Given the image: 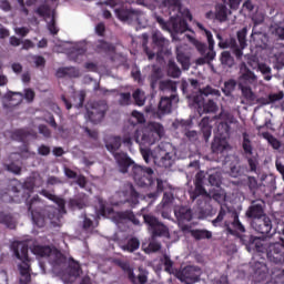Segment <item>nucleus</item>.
<instances>
[{"instance_id": "1", "label": "nucleus", "mask_w": 284, "mask_h": 284, "mask_svg": "<svg viewBox=\"0 0 284 284\" xmlns=\"http://www.w3.org/2000/svg\"><path fill=\"white\" fill-rule=\"evenodd\" d=\"M122 143L130 150L132 148V136L126 135L122 140L121 136L111 135L105 140V148L108 152L112 153L120 172L122 174H131L139 187H150L154 190L155 185L156 190L144 196V201H148L149 205H152L162 192L170 187V183H168V180H162L161 178L153 180L154 170H152V168L139 165L134 163V160L128 156V153L119 152V148H121Z\"/></svg>"}, {"instance_id": "2", "label": "nucleus", "mask_w": 284, "mask_h": 284, "mask_svg": "<svg viewBox=\"0 0 284 284\" xmlns=\"http://www.w3.org/2000/svg\"><path fill=\"white\" fill-rule=\"evenodd\" d=\"M44 185L47 189H42L40 191L41 196H44V199L55 203L58 207L45 206L43 201H41V197H39V195H34L28 202V212L31 214L32 223L37 227H45V223H48V221L53 225V227H61V223H63V215L67 212L65 200L57 196L54 194V189L52 187H55V185H63V181L54 175H48Z\"/></svg>"}, {"instance_id": "3", "label": "nucleus", "mask_w": 284, "mask_h": 284, "mask_svg": "<svg viewBox=\"0 0 284 284\" xmlns=\"http://www.w3.org/2000/svg\"><path fill=\"white\" fill-rule=\"evenodd\" d=\"M163 125L158 122H150L144 130H136L133 135V140L140 145V152L145 163L154 161L158 168L170 169L173 163L172 160V144L169 142H161L153 151L150 148L143 145H154L156 141L163 136Z\"/></svg>"}, {"instance_id": "4", "label": "nucleus", "mask_w": 284, "mask_h": 284, "mask_svg": "<svg viewBox=\"0 0 284 284\" xmlns=\"http://www.w3.org/2000/svg\"><path fill=\"white\" fill-rule=\"evenodd\" d=\"M31 252L36 256L45 258L51 266L52 274L59 276L64 284L74 283L83 272L79 262L71 257L68 265V258L59 250L49 245H33Z\"/></svg>"}, {"instance_id": "5", "label": "nucleus", "mask_w": 284, "mask_h": 284, "mask_svg": "<svg viewBox=\"0 0 284 284\" xmlns=\"http://www.w3.org/2000/svg\"><path fill=\"white\" fill-rule=\"evenodd\" d=\"M162 6L169 10V22L156 13L153 14L162 30L174 32L175 34H183V32H187V30H190L187 21H192V13L189 9H181V0H163ZM185 19H187V21Z\"/></svg>"}, {"instance_id": "6", "label": "nucleus", "mask_w": 284, "mask_h": 284, "mask_svg": "<svg viewBox=\"0 0 284 284\" xmlns=\"http://www.w3.org/2000/svg\"><path fill=\"white\" fill-rule=\"evenodd\" d=\"M145 207L141 209V213L143 215L144 223L148 225V230L151 234V241L149 245L144 248L145 254H152L154 252H159L161 250V243L156 242L159 236H164V239L170 237V229L165 226L156 216L153 214H145Z\"/></svg>"}, {"instance_id": "7", "label": "nucleus", "mask_w": 284, "mask_h": 284, "mask_svg": "<svg viewBox=\"0 0 284 284\" xmlns=\"http://www.w3.org/2000/svg\"><path fill=\"white\" fill-rule=\"evenodd\" d=\"M99 209L97 216H111L113 223L121 232H125V227L132 223L133 225H141V221L138 220L136 215L132 210L120 211L114 213V209L108 207L105 201L98 197Z\"/></svg>"}, {"instance_id": "8", "label": "nucleus", "mask_w": 284, "mask_h": 284, "mask_svg": "<svg viewBox=\"0 0 284 284\" xmlns=\"http://www.w3.org/2000/svg\"><path fill=\"white\" fill-rule=\"evenodd\" d=\"M100 6L115 8V16L123 23H138L140 28H145L148 26L145 12L139 9L125 8L123 6V0H105L104 2H100ZM116 6H119V8H116Z\"/></svg>"}, {"instance_id": "9", "label": "nucleus", "mask_w": 284, "mask_h": 284, "mask_svg": "<svg viewBox=\"0 0 284 284\" xmlns=\"http://www.w3.org/2000/svg\"><path fill=\"white\" fill-rule=\"evenodd\" d=\"M148 39H150V36L148 33H142V48L149 61H152L154 57L159 60L170 54V40L164 38L161 31L155 30L152 32V49L148 48Z\"/></svg>"}, {"instance_id": "10", "label": "nucleus", "mask_w": 284, "mask_h": 284, "mask_svg": "<svg viewBox=\"0 0 284 284\" xmlns=\"http://www.w3.org/2000/svg\"><path fill=\"white\" fill-rule=\"evenodd\" d=\"M197 28L200 30H203L205 32L206 39L209 41V47L207 44L200 42L199 40L194 39L192 36L186 34V39L191 43H193L196 48V50L200 52L202 55L196 60L197 65H205V63H209L211 65L212 72H214V64H212V61H214V39L212 36V32L206 30L205 27H203L200 22L196 23Z\"/></svg>"}, {"instance_id": "11", "label": "nucleus", "mask_w": 284, "mask_h": 284, "mask_svg": "<svg viewBox=\"0 0 284 284\" xmlns=\"http://www.w3.org/2000/svg\"><path fill=\"white\" fill-rule=\"evenodd\" d=\"M194 184L195 189L189 191L191 201H197V207L201 211L210 210L214 193H212V190L207 192V189H205V173L203 171L196 173Z\"/></svg>"}, {"instance_id": "12", "label": "nucleus", "mask_w": 284, "mask_h": 284, "mask_svg": "<svg viewBox=\"0 0 284 284\" xmlns=\"http://www.w3.org/2000/svg\"><path fill=\"white\" fill-rule=\"evenodd\" d=\"M11 250L20 261L18 264V270L20 272V284H28L32 281V275L30 274V257L28 256V242H13L11 244Z\"/></svg>"}, {"instance_id": "13", "label": "nucleus", "mask_w": 284, "mask_h": 284, "mask_svg": "<svg viewBox=\"0 0 284 284\" xmlns=\"http://www.w3.org/2000/svg\"><path fill=\"white\" fill-rule=\"evenodd\" d=\"M223 121H217V136H215L216 141L220 140L219 144L215 146L214 154H223L225 156V152L231 150L230 144L227 143V139H230V123H234V116L230 113L222 112L220 114Z\"/></svg>"}, {"instance_id": "14", "label": "nucleus", "mask_w": 284, "mask_h": 284, "mask_svg": "<svg viewBox=\"0 0 284 284\" xmlns=\"http://www.w3.org/2000/svg\"><path fill=\"white\" fill-rule=\"evenodd\" d=\"M221 221H224L229 234L236 235L245 232V226L239 220V213L236 211H229L222 207L214 223H221Z\"/></svg>"}, {"instance_id": "15", "label": "nucleus", "mask_w": 284, "mask_h": 284, "mask_svg": "<svg viewBox=\"0 0 284 284\" xmlns=\"http://www.w3.org/2000/svg\"><path fill=\"white\" fill-rule=\"evenodd\" d=\"M34 187H43V178L39 172H32L23 183L13 180L12 190L13 192H23V197L27 199V207L28 203H30L28 199H30V193Z\"/></svg>"}, {"instance_id": "16", "label": "nucleus", "mask_w": 284, "mask_h": 284, "mask_svg": "<svg viewBox=\"0 0 284 284\" xmlns=\"http://www.w3.org/2000/svg\"><path fill=\"white\" fill-rule=\"evenodd\" d=\"M214 89L212 87L206 85L205 88L199 89V92L194 93L193 99V105L194 108H197V111L205 112L206 114H210V112H214V99L207 97H213ZM205 99H207V102H205Z\"/></svg>"}, {"instance_id": "17", "label": "nucleus", "mask_w": 284, "mask_h": 284, "mask_svg": "<svg viewBox=\"0 0 284 284\" xmlns=\"http://www.w3.org/2000/svg\"><path fill=\"white\" fill-rule=\"evenodd\" d=\"M34 97L36 94L32 89H24V93L9 91L3 97V108H6V110L17 108V105H21L23 99H26L27 103H32Z\"/></svg>"}, {"instance_id": "18", "label": "nucleus", "mask_w": 284, "mask_h": 284, "mask_svg": "<svg viewBox=\"0 0 284 284\" xmlns=\"http://www.w3.org/2000/svg\"><path fill=\"white\" fill-rule=\"evenodd\" d=\"M237 41L234 39L230 40V43L227 42H220V48H232L234 50V54L237 59H241L243 57V50L247 48V28H243L242 30L237 31ZM240 45V47H239Z\"/></svg>"}, {"instance_id": "19", "label": "nucleus", "mask_w": 284, "mask_h": 284, "mask_svg": "<svg viewBox=\"0 0 284 284\" xmlns=\"http://www.w3.org/2000/svg\"><path fill=\"white\" fill-rule=\"evenodd\" d=\"M119 267L128 276L129 281L133 284H146L148 283V270L139 268L138 276L134 274V266H131L129 262L118 261Z\"/></svg>"}, {"instance_id": "20", "label": "nucleus", "mask_w": 284, "mask_h": 284, "mask_svg": "<svg viewBox=\"0 0 284 284\" xmlns=\"http://www.w3.org/2000/svg\"><path fill=\"white\" fill-rule=\"evenodd\" d=\"M95 52H104L110 54V61L113 63L114 68H119L123 63V55L116 53L114 44L105 42L103 40H98L94 42Z\"/></svg>"}, {"instance_id": "21", "label": "nucleus", "mask_w": 284, "mask_h": 284, "mask_svg": "<svg viewBox=\"0 0 284 284\" xmlns=\"http://www.w3.org/2000/svg\"><path fill=\"white\" fill-rule=\"evenodd\" d=\"M105 112H108V103L105 101L93 102L91 110H88L85 113V119L94 124L101 123L105 118Z\"/></svg>"}, {"instance_id": "22", "label": "nucleus", "mask_w": 284, "mask_h": 284, "mask_svg": "<svg viewBox=\"0 0 284 284\" xmlns=\"http://www.w3.org/2000/svg\"><path fill=\"white\" fill-rule=\"evenodd\" d=\"M36 12L47 22V28L50 34H58L59 28L57 27V22L54 21V17L57 14L54 9L50 8L48 4H42L36 10Z\"/></svg>"}, {"instance_id": "23", "label": "nucleus", "mask_w": 284, "mask_h": 284, "mask_svg": "<svg viewBox=\"0 0 284 284\" xmlns=\"http://www.w3.org/2000/svg\"><path fill=\"white\" fill-rule=\"evenodd\" d=\"M201 267L199 266H186L178 272H175L176 278L181 281V283L185 284H194L199 283L201 278Z\"/></svg>"}, {"instance_id": "24", "label": "nucleus", "mask_w": 284, "mask_h": 284, "mask_svg": "<svg viewBox=\"0 0 284 284\" xmlns=\"http://www.w3.org/2000/svg\"><path fill=\"white\" fill-rule=\"evenodd\" d=\"M12 185H14V180H12L7 189H2L0 191V200L2 203H28V200L23 196V192H14L12 190Z\"/></svg>"}, {"instance_id": "25", "label": "nucleus", "mask_w": 284, "mask_h": 284, "mask_svg": "<svg viewBox=\"0 0 284 284\" xmlns=\"http://www.w3.org/2000/svg\"><path fill=\"white\" fill-rule=\"evenodd\" d=\"M251 227L257 234H263L264 236H274L276 232H272V220L267 217V215H264L263 217L252 220Z\"/></svg>"}, {"instance_id": "26", "label": "nucleus", "mask_w": 284, "mask_h": 284, "mask_svg": "<svg viewBox=\"0 0 284 284\" xmlns=\"http://www.w3.org/2000/svg\"><path fill=\"white\" fill-rule=\"evenodd\" d=\"M89 45L85 41L75 42L67 52L68 59L74 61V63H81L85 59Z\"/></svg>"}, {"instance_id": "27", "label": "nucleus", "mask_w": 284, "mask_h": 284, "mask_svg": "<svg viewBox=\"0 0 284 284\" xmlns=\"http://www.w3.org/2000/svg\"><path fill=\"white\" fill-rule=\"evenodd\" d=\"M258 82V77L247 68L245 62L240 65V77L237 80L239 87L256 85Z\"/></svg>"}, {"instance_id": "28", "label": "nucleus", "mask_w": 284, "mask_h": 284, "mask_svg": "<svg viewBox=\"0 0 284 284\" xmlns=\"http://www.w3.org/2000/svg\"><path fill=\"white\" fill-rule=\"evenodd\" d=\"M263 205H265V202L261 200L252 202L245 213L247 219H253V221H256V219H263L264 216H266Z\"/></svg>"}, {"instance_id": "29", "label": "nucleus", "mask_w": 284, "mask_h": 284, "mask_svg": "<svg viewBox=\"0 0 284 284\" xmlns=\"http://www.w3.org/2000/svg\"><path fill=\"white\" fill-rule=\"evenodd\" d=\"M57 79H79L81 70L77 67H60L55 71Z\"/></svg>"}, {"instance_id": "30", "label": "nucleus", "mask_w": 284, "mask_h": 284, "mask_svg": "<svg viewBox=\"0 0 284 284\" xmlns=\"http://www.w3.org/2000/svg\"><path fill=\"white\" fill-rule=\"evenodd\" d=\"M174 99H172V95L169 97H162L159 103V109L156 112L158 119H162L164 114H170L172 112V105H174Z\"/></svg>"}, {"instance_id": "31", "label": "nucleus", "mask_w": 284, "mask_h": 284, "mask_svg": "<svg viewBox=\"0 0 284 284\" xmlns=\"http://www.w3.org/2000/svg\"><path fill=\"white\" fill-rule=\"evenodd\" d=\"M11 139L18 141L19 143H24L30 141V139H37V132L28 131L26 129H18L11 133Z\"/></svg>"}, {"instance_id": "32", "label": "nucleus", "mask_w": 284, "mask_h": 284, "mask_svg": "<svg viewBox=\"0 0 284 284\" xmlns=\"http://www.w3.org/2000/svg\"><path fill=\"white\" fill-rule=\"evenodd\" d=\"M122 194L125 197L124 203H129L131 207H136L139 205L141 195L134 190V185L129 184L126 191L122 192Z\"/></svg>"}, {"instance_id": "33", "label": "nucleus", "mask_w": 284, "mask_h": 284, "mask_svg": "<svg viewBox=\"0 0 284 284\" xmlns=\"http://www.w3.org/2000/svg\"><path fill=\"white\" fill-rule=\"evenodd\" d=\"M161 92H169L170 97L175 103H179V95L176 94V82L172 80H162L159 83Z\"/></svg>"}, {"instance_id": "34", "label": "nucleus", "mask_w": 284, "mask_h": 284, "mask_svg": "<svg viewBox=\"0 0 284 284\" xmlns=\"http://www.w3.org/2000/svg\"><path fill=\"white\" fill-rule=\"evenodd\" d=\"M175 219H178V223H190L192 221V209L186 206H176L174 209Z\"/></svg>"}, {"instance_id": "35", "label": "nucleus", "mask_w": 284, "mask_h": 284, "mask_svg": "<svg viewBox=\"0 0 284 284\" xmlns=\"http://www.w3.org/2000/svg\"><path fill=\"white\" fill-rule=\"evenodd\" d=\"M87 203H88V195L81 193L75 197L69 200V207H71V210H83Z\"/></svg>"}, {"instance_id": "36", "label": "nucleus", "mask_w": 284, "mask_h": 284, "mask_svg": "<svg viewBox=\"0 0 284 284\" xmlns=\"http://www.w3.org/2000/svg\"><path fill=\"white\" fill-rule=\"evenodd\" d=\"M141 247V242H139V239L131 237L126 241V243H120V248L122 252H129L132 254V252H136Z\"/></svg>"}, {"instance_id": "37", "label": "nucleus", "mask_w": 284, "mask_h": 284, "mask_svg": "<svg viewBox=\"0 0 284 284\" xmlns=\"http://www.w3.org/2000/svg\"><path fill=\"white\" fill-rule=\"evenodd\" d=\"M251 267L255 276H260L262 281L267 276V265L264 262L253 261L251 262Z\"/></svg>"}, {"instance_id": "38", "label": "nucleus", "mask_w": 284, "mask_h": 284, "mask_svg": "<svg viewBox=\"0 0 284 284\" xmlns=\"http://www.w3.org/2000/svg\"><path fill=\"white\" fill-rule=\"evenodd\" d=\"M210 123H212V119L210 116H204L200 122V128L206 142L210 141V138L212 136V124Z\"/></svg>"}, {"instance_id": "39", "label": "nucleus", "mask_w": 284, "mask_h": 284, "mask_svg": "<svg viewBox=\"0 0 284 284\" xmlns=\"http://www.w3.org/2000/svg\"><path fill=\"white\" fill-rule=\"evenodd\" d=\"M0 223L6 225V227H9V230H14V227H17V220L10 213L0 212Z\"/></svg>"}, {"instance_id": "40", "label": "nucleus", "mask_w": 284, "mask_h": 284, "mask_svg": "<svg viewBox=\"0 0 284 284\" xmlns=\"http://www.w3.org/2000/svg\"><path fill=\"white\" fill-rule=\"evenodd\" d=\"M162 77H163V72L161 71V68L153 65L151 77H150V83H151L152 90H154L156 88V85H158L159 81H161Z\"/></svg>"}, {"instance_id": "41", "label": "nucleus", "mask_w": 284, "mask_h": 284, "mask_svg": "<svg viewBox=\"0 0 284 284\" xmlns=\"http://www.w3.org/2000/svg\"><path fill=\"white\" fill-rule=\"evenodd\" d=\"M252 39L255 42L256 48H266L267 47V34L263 32L252 33Z\"/></svg>"}, {"instance_id": "42", "label": "nucleus", "mask_w": 284, "mask_h": 284, "mask_svg": "<svg viewBox=\"0 0 284 284\" xmlns=\"http://www.w3.org/2000/svg\"><path fill=\"white\" fill-rule=\"evenodd\" d=\"M176 59L184 70H190V57L181 51V48H176Z\"/></svg>"}, {"instance_id": "43", "label": "nucleus", "mask_w": 284, "mask_h": 284, "mask_svg": "<svg viewBox=\"0 0 284 284\" xmlns=\"http://www.w3.org/2000/svg\"><path fill=\"white\" fill-rule=\"evenodd\" d=\"M229 13H230V9H227V6L225 4L216 6L215 19H217L219 21H227Z\"/></svg>"}, {"instance_id": "44", "label": "nucleus", "mask_w": 284, "mask_h": 284, "mask_svg": "<svg viewBox=\"0 0 284 284\" xmlns=\"http://www.w3.org/2000/svg\"><path fill=\"white\" fill-rule=\"evenodd\" d=\"M168 74L173 79H179L181 77V68L174 62V60H170L168 64Z\"/></svg>"}, {"instance_id": "45", "label": "nucleus", "mask_w": 284, "mask_h": 284, "mask_svg": "<svg viewBox=\"0 0 284 284\" xmlns=\"http://www.w3.org/2000/svg\"><path fill=\"white\" fill-rule=\"evenodd\" d=\"M191 236H193L195 241H203V239H212V232L207 230H192Z\"/></svg>"}, {"instance_id": "46", "label": "nucleus", "mask_w": 284, "mask_h": 284, "mask_svg": "<svg viewBox=\"0 0 284 284\" xmlns=\"http://www.w3.org/2000/svg\"><path fill=\"white\" fill-rule=\"evenodd\" d=\"M255 68H257V70L264 74L265 81H272V68H270L265 63H256V62H255Z\"/></svg>"}, {"instance_id": "47", "label": "nucleus", "mask_w": 284, "mask_h": 284, "mask_svg": "<svg viewBox=\"0 0 284 284\" xmlns=\"http://www.w3.org/2000/svg\"><path fill=\"white\" fill-rule=\"evenodd\" d=\"M242 148H243L244 154H246V156H252L253 148H252V142L250 141L247 133H243Z\"/></svg>"}, {"instance_id": "48", "label": "nucleus", "mask_w": 284, "mask_h": 284, "mask_svg": "<svg viewBox=\"0 0 284 284\" xmlns=\"http://www.w3.org/2000/svg\"><path fill=\"white\" fill-rule=\"evenodd\" d=\"M262 136L267 141V143H270V145H272L274 150H278V148H281V142L270 132H263Z\"/></svg>"}, {"instance_id": "49", "label": "nucleus", "mask_w": 284, "mask_h": 284, "mask_svg": "<svg viewBox=\"0 0 284 284\" xmlns=\"http://www.w3.org/2000/svg\"><path fill=\"white\" fill-rule=\"evenodd\" d=\"M242 95L244 97V99H246V101H256V93H254V91H252V88L248 87H239Z\"/></svg>"}, {"instance_id": "50", "label": "nucleus", "mask_w": 284, "mask_h": 284, "mask_svg": "<svg viewBox=\"0 0 284 284\" xmlns=\"http://www.w3.org/2000/svg\"><path fill=\"white\" fill-rule=\"evenodd\" d=\"M161 261L165 272H168V274H174V262H172V258H170L168 254H164Z\"/></svg>"}, {"instance_id": "51", "label": "nucleus", "mask_w": 284, "mask_h": 284, "mask_svg": "<svg viewBox=\"0 0 284 284\" xmlns=\"http://www.w3.org/2000/svg\"><path fill=\"white\" fill-rule=\"evenodd\" d=\"M133 99L139 106L145 105V92L143 90L136 89L133 92Z\"/></svg>"}, {"instance_id": "52", "label": "nucleus", "mask_w": 284, "mask_h": 284, "mask_svg": "<svg viewBox=\"0 0 284 284\" xmlns=\"http://www.w3.org/2000/svg\"><path fill=\"white\" fill-rule=\"evenodd\" d=\"M138 6H143L149 10H156V0H133Z\"/></svg>"}, {"instance_id": "53", "label": "nucleus", "mask_w": 284, "mask_h": 284, "mask_svg": "<svg viewBox=\"0 0 284 284\" xmlns=\"http://www.w3.org/2000/svg\"><path fill=\"white\" fill-rule=\"evenodd\" d=\"M235 88H236V81L229 80L224 83V88L222 90L226 97H230V94H232V92H234Z\"/></svg>"}, {"instance_id": "54", "label": "nucleus", "mask_w": 284, "mask_h": 284, "mask_svg": "<svg viewBox=\"0 0 284 284\" xmlns=\"http://www.w3.org/2000/svg\"><path fill=\"white\" fill-rule=\"evenodd\" d=\"M221 63L223 65H229V68H232V65H234V59L232 58L230 52H227V51L222 52Z\"/></svg>"}, {"instance_id": "55", "label": "nucleus", "mask_w": 284, "mask_h": 284, "mask_svg": "<svg viewBox=\"0 0 284 284\" xmlns=\"http://www.w3.org/2000/svg\"><path fill=\"white\" fill-rule=\"evenodd\" d=\"M173 202H174V193L164 192L163 199L161 202L162 207H168V205H172Z\"/></svg>"}, {"instance_id": "56", "label": "nucleus", "mask_w": 284, "mask_h": 284, "mask_svg": "<svg viewBox=\"0 0 284 284\" xmlns=\"http://www.w3.org/2000/svg\"><path fill=\"white\" fill-rule=\"evenodd\" d=\"M247 187L252 194H256V191L258 190V181L254 176L247 178Z\"/></svg>"}, {"instance_id": "57", "label": "nucleus", "mask_w": 284, "mask_h": 284, "mask_svg": "<svg viewBox=\"0 0 284 284\" xmlns=\"http://www.w3.org/2000/svg\"><path fill=\"white\" fill-rule=\"evenodd\" d=\"M44 121L47 123H49V125H51V128H53V130H58V132L61 134V132H63V126H59L57 124V121L54 120V115H49L44 119Z\"/></svg>"}, {"instance_id": "58", "label": "nucleus", "mask_w": 284, "mask_h": 284, "mask_svg": "<svg viewBox=\"0 0 284 284\" xmlns=\"http://www.w3.org/2000/svg\"><path fill=\"white\" fill-rule=\"evenodd\" d=\"M247 163L250 168V172H254L258 174V160L256 158H247Z\"/></svg>"}, {"instance_id": "59", "label": "nucleus", "mask_w": 284, "mask_h": 284, "mask_svg": "<svg viewBox=\"0 0 284 284\" xmlns=\"http://www.w3.org/2000/svg\"><path fill=\"white\" fill-rule=\"evenodd\" d=\"M283 99H284L283 91H278L276 93H270L268 94V102L270 103H276L278 101H283Z\"/></svg>"}, {"instance_id": "60", "label": "nucleus", "mask_w": 284, "mask_h": 284, "mask_svg": "<svg viewBox=\"0 0 284 284\" xmlns=\"http://www.w3.org/2000/svg\"><path fill=\"white\" fill-rule=\"evenodd\" d=\"M272 32L278 37V39L284 40V24L272 26Z\"/></svg>"}, {"instance_id": "61", "label": "nucleus", "mask_w": 284, "mask_h": 284, "mask_svg": "<svg viewBox=\"0 0 284 284\" xmlns=\"http://www.w3.org/2000/svg\"><path fill=\"white\" fill-rule=\"evenodd\" d=\"M252 21L255 26H261L265 21V14L261 11H257L252 16Z\"/></svg>"}, {"instance_id": "62", "label": "nucleus", "mask_w": 284, "mask_h": 284, "mask_svg": "<svg viewBox=\"0 0 284 284\" xmlns=\"http://www.w3.org/2000/svg\"><path fill=\"white\" fill-rule=\"evenodd\" d=\"M274 59L278 65H284V47H281L277 52H274Z\"/></svg>"}, {"instance_id": "63", "label": "nucleus", "mask_w": 284, "mask_h": 284, "mask_svg": "<svg viewBox=\"0 0 284 284\" xmlns=\"http://www.w3.org/2000/svg\"><path fill=\"white\" fill-rule=\"evenodd\" d=\"M4 169L7 172H11L12 174H21V166L16 163L6 164Z\"/></svg>"}, {"instance_id": "64", "label": "nucleus", "mask_w": 284, "mask_h": 284, "mask_svg": "<svg viewBox=\"0 0 284 284\" xmlns=\"http://www.w3.org/2000/svg\"><path fill=\"white\" fill-rule=\"evenodd\" d=\"M131 99H132V95L130 93H121L119 103L120 105H130Z\"/></svg>"}]
</instances>
